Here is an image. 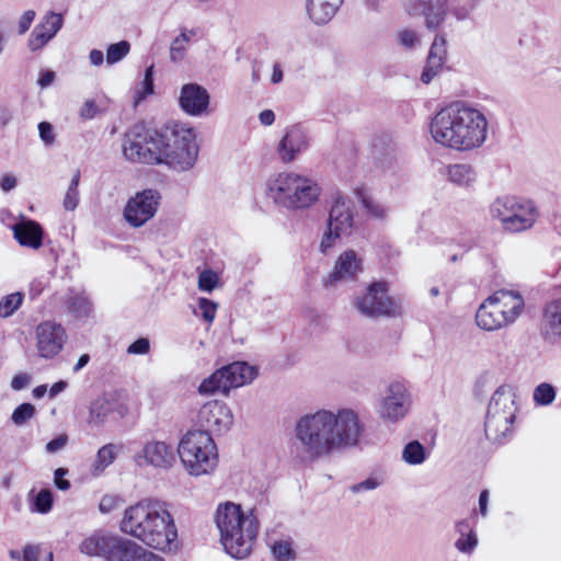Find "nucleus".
Wrapping results in <instances>:
<instances>
[{
  "instance_id": "obj_1",
  "label": "nucleus",
  "mask_w": 561,
  "mask_h": 561,
  "mask_svg": "<svg viewBox=\"0 0 561 561\" xmlns=\"http://www.w3.org/2000/svg\"><path fill=\"white\" fill-rule=\"evenodd\" d=\"M363 434L364 424L353 409H319L297 420L291 448L300 461L312 462L357 447Z\"/></svg>"
},
{
  "instance_id": "obj_2",
  "label": "nucleus",
  "mask_w": 561,
  "mask_h": 561,
  "mask_svg": "<svg viewBox=\"0 0 561 561\" xmlns=\"http://www.w3.org/2000/svg\"><path fill=\"white\" fill-rule=\"evenodd\" d=\"M119 527L124 534L161 551L171 550L178 538L167 504L158 500L147 499L128 506Z\"/></svg>"
},
{
  "instance_id": "obj_3",
  "label": "nucleus",
  "mask_w": 561,
  "mask_h": 561,
  "mask_svg": "<svg viewBox=\"0 0 561 561\" xmlns=\"http://www.w3.org/2000/svg\"><path fill=\"white\" fill-rule=\"evenodd\" d=\"M215 523L228 556L245 560L252 554L260 531V520L253 510L244 512L240 504L221 503L216 510Z\"/></svg>"
},
{
  "instance_id": "obj_4",
  "label": "nucleus",
  "mask_w": 561,
  "mask_h": 561,
  "mask_svg": "<svg viewBox=\"0 0 561 561\" xmlns=\"http://www.w3.org/2000/svg\"><path fill=\"white\" fill-rule=\"evenodd\" d=\"M320 192L314 180L296 172H280L265 182L266 197L286 209L310 207L318 201Z\"/></svg>"
},
{
  "instance_id": "obj_5",
  "label": "nucleus",
  "mask_w": 561,
  "mask_h": 561,
  "mask_svg": "<svg viewBox=\"0 0 561 561\" xmlns=\"http://www.w3.org/2000/svg\"><path fill=\"white\" fill-rule=\"evenodd\" d=\"M161 164L175 172L191 170L198 158L199 147L194 128L183 123L163 126Z\"/></svg>"
},
{
  "instance_id": "obj_6",
  "label": "nucleus",
  "mask_w": 561,
  "mask_h": 561,
  "mask_svg": "<svg viewBox=\"0 0 561 561\" xmlns=\"http://www.w3.org/2000/svg\"><path fill=\"white\" fill-rule=\"evenodd\" d=\"M178 453L188 473L196 477L210 473L218 462L216 444L206 431H188L181 438Z\"/></svg>"
},
{
  "instance_id": "obj_7",
  "label": "nucleus",
  "mask_w": 561,
  "mask_h": 561,
  "mask_svg": "<svg viewBox=\"0 0 561 561\" xmlns=\"http://www.w3.org/2000/svg\"><path fill=\"white\" fill-rule=\"evenodd\" d=\"M163 144V127L134 125L124 135L123 156L133 163L158 165L161 164Z\"/></svg>"
},
{
  "instance_id": "obj_8",
  "label": "nucleus",
  "mask_w": 561,
  "mask_h": 561,
  "mask_svg": "<svg viewBox=\"0 0 561 561\" xmlns=\"http://www.w3.org/2000/svg\"><path fill=\"white\" fill-rule=\"evenodd\" d=\"M515 398L510 386H501L492 394L484 422L485 436L490 442L501 443L512 432L517 411Z\"/></svg>"
},
{
  "instance_id": "obj_9",
  "label": "nucleus",
  "mask_w": 561,
  "mask_h": 561,
  "mask_svg": "<svg viewBox=\"0 0 561 561\" xmlns=\"http://www.w3.org/2000/svg\"><path fill=\"white\" fill-rule=\"evenodd\" d=\"M388 291V282L373 280L353 298L352 307L360 316L369 319L399 317L403 312L401 302L389 296Z\"/></svg>"
},
{
  "instance_id": "obj_10",
  "label": "nucleus",
  "mask_w": 561,
  "mask_h": 561,
  "mask_svg": "<svg viewBox=\"0 0 561 561\" xmlns=\"http://www.w3.org/2000/svg\"><path fill=\"white\" fill-rule=\"evenodd\" d=\"M257 375L255 367L245 362L228 364L205 378L198 386L202 396L221 393L227 396L232 388H239L252 382Z\"/></svg>"
},
{
  "instance_id": "obj_11",
  "label": "nucleus",
  "mask_w": 561,
  "mask_h": 561,
  "mask_svg": "<svg viewBox=\"0 0 561 561\" xmlns=\"http://www.w3.org/2000/svg\"><path fill=\"white\" fill-rule=\"evenodd\" d=\"M491 213L501 221L503 229L510 232H520L531 228L538 217L533 202L515 197L497 198L491 206Z\"/></svg>"
},
{
  "instance_id": "obj_12",
  "label": "nucleus",
  "mask_w": 561,
  "mask_h": 561,
  "mask_svg": "<svg viewBox=\"0 0 561 561\" xmlns=\"http://www.w3.org/2000/svg\"><path fill=\"white\" fill-rule=\"evenodd\" d=\"M459 151H470L483 146L488 139L489 122L485 114L466 101L458 108Z\"/></svg>"
},
{
  "instance_id": "obj_13",
  "label": "nucleus",
  "mask_w": 561,
  "mask_h": 561,
  "mask_svg": "<svg viewBox=\"0 0 561 561\" xmlns=\"http://www.w3.org/2000/svg\"><path fill=\"white\" fill-rule=\"evenodd\" d=\"M412 403L408 386L402 381H392L380 393L376 411L383 424L394 425L409 415Z\"/></svg>"
},
{
  "instance_id": "obj_14",
  "label": "nucleus",
  "mask_w": 561,
  "mask_h": 561,
  "mask_svg": "<svg viewBox=\"0 0 561 561\" xmlns=\"http://www.w3.org/2000/svg\"><path fill=\"white\" fill-rule=\"evenodd\" d=\"M459 101L442 107L430 123V133L434 141L443 147L459 151Z\"/></svg>"
},
{
  "instance_id": "obj_15",
  "label": "nucleus",
  "mask_w": 561,
  "mask_h": 561,
  "mask_svg": "<svg viewBox=\"0 0 561 561\" xmlns=\"http://www.w3.org/2000/svg\"><path fill=\"white\" fill-rule=\"evenodd\" d=\"M160 198V193L152 188L136 193L124 208V219L134 228L144 226L156 215Z\"/></svg>"
},
{
  "instance_id": "obj_16",
  "label": "nucleus",
  "mask_w": 561,
  "mask_h": 561,
  "mask_svg": "<svg viewBox=\"0 0 561 561\" xmlns=\"http://www.w3.org/2000/svg\"><path fill=\"white\" fill-rule=\"evenodd\" d=\"M196 422L201 427L198 431H206L210 436L219 435L230 430L233 414L225 402L211 400L201 407Z\"/></svg>"
},
{
  "instance_id": "obj_17",
  "label": "nucleus",
  "mask_w": 561,
  "mask_h": 561,
  "mask_svg": "<svg viewBox=\"0 0 561 561\" xmlns=\"http://www.w3.org/2000/svg\"><path fill=\"white\" fill-rule=\"evenodd\" d=\"M363 257L352 249L342 252L335 260L331 272L323 278L325 287L354 282L363 272Z\"/></svg>"
},
{
  "instance_id": "obj_18",
  "label": "nucleus",
  "mask_w": 561,
  "mask_h": 561,
  "mask_svg": "<svg viewBox=\"0 0 561 561\" xmlns=\"http://www.w3.org/2000/svg\"><path fill=\"white\" fill-rule=\"evenodd\" d=\"M67 333L65 328L55 321H44L36 328V348L38 355L49 359L57 356L66 341Z\"/></svg>"
},
{
  "instance_id": "obj_19",
  "label": "nucleus",
  "mask_w": 561,
  "mask_h": 561,
  "mask_svg": "<svg viewBox=\"0 0 561 561\" xmlns=\"http://www.w3.org/2000/svg\"><path fill=\"white\" fill-rule=\"evenodd\" d=\"M309 146L308 134L300 125H293L285 129L283 137L276 146V154L283 163H290L307 150Z\"/></svg>"
},
{
  "instance_id": "obj_20",
  "label": "nucleus",
  "mask_w": 561,
  "mask_h": 561,
  "mask_svg": "<svg viewBox=\"0 0 561 561\" xmlns=\"http://www.w3.org/2000/svg\"><path fill=\"white\" fill-rule=\"evenodd\" d=\"M174 459L171 446L161 440L147 442L142 448L134 455V461L139 467L151 466L168 469L173 465Z\"/></svg>"
},
{
  "instance_id": "obj_21",
  "label": "nucleus",
  "mask_w": 561,
  "mask_h": 561,
  "mask_svg": "<svg viewBox=\"0 0 561 561\" xmlns=\"http://www.w3.org/2000/svg\"><path fill=\"white\" fill-rule=\"evenodd\" d=\"M355 205L354 202L344 195H337L329 211L327 226L337 233L350 236L355 228Z\"/></svg>"
},
{
  "instance_id": "obj_22",
  "label": "nucleus",
  "mask_w": 561,
  "mask_h": 561,
  "mask_svg": "<svg viewBox=\"0 0 561 561\" xmlns=\"http://www.w3.org/2000/svg\"><path fill=\"white\" fill-rule=\"evenodd\" d=\"M210 95L201 84L191 82L181 88L179 104L181 110L194 117L202 116L208 110Z\"/></svg>"
},
{
  "instance_id": "obj_23",
  "label": "nucleus",
  "mask_w": 561,
  "mask_h": 561,
  "mask_svg": "<svg viewBox=\"0 0 561 561\" xmlns=\"http://www.w3.org/2000/svg\"><path fill=\"white\" fill-rule=\"evenodd\" d=\"M62 25L64 19L60 13L53 11L46 13L41 22L34 27L27 39L28 49L31 51L42 49L56 36Z\"/></svg>"
},
{
  "instance_id": "obj_24",
  "label": "nucleus",
  "mask_w": 561,
  "mask_h": 561,
  "mask_svg": "<svg viewBox=\"0 0 561 561\" xmlns=\"http://www.w3.org/2000/svg\"><path fill=\"white\" fill-rule=\"evenodd\" d=\"M496 309L501 312L502 318H506L507 325L515 322L524 310V299L515 291L499 290L488 297Z\"/></svg>"
},
{
  "instance_id": "obj_25",
  "label": "nucleus",
  "mask_w": 561,
  "mask_h": 561,
  "mask_svg": "<svg viewBox=\"0 0 561 561\" xmlns=\"http://www.w3.org/2000/svg\"><path fill=\"white\" fill-rule=\"evenodd\" d=\"M541 334L548 342L561 337V296L546 302L542 309Z\"/></svg>"
},
{
  "instance_id": "obj_26",
  "label": "nucleus",
  "mask_w": 561,
  "mask_h": 561,
  "mask_svg": "<svg viewBox=\"0 0 561 561\" xmlns=\"http://www.w3.org/2000/svg\"><path fill=\"white\" fill-rule=\"evenodd\" d=\"M13 234L16 241L32 249H38L43 244V229L41 225L31 219H22L13 226Z\"/></svg>"
},
{
  "instance_id": "obj_27",
  "label": "nucleus",
  "mask_w": 561,
  "mask_h": 561,
  "mask_svg": "<svg viewBox=\"0 0 561 561\" xmlns=\"http://www.w3.org/2000/svg\"><path fill=\"white\" fill-rule=\"evenodd\" d=\"M500 313L493 302L486 298L477 310V325L484 331H495L506 327V318H502Z\"/></svg>"
},
{
  "instance_id": "obj_28",
  "label": "nucleus",
  "mask_w": 561,
  "mask_h": 561,
  "mask_svg": "<svg viewBox=\"0 0 561 561\" xmlns=\"http://www.w3.org/2000/svg\"><path fill=\"white\" fill-rule=\"evenodd\" d=\"M344 0H309L307 12L310 20L318 24H327L333 19Z\"/></svg>"
},
{
  "instance_id": "obj_29",
  "label": "nucleus",
  "mask_w": 561,
  "mask_h": 561,
  "mask_svg": "<svg viewBox=\"0 0 561 561\" xmlns=\"http://www.w3.org/2000/svg\"><path fill=\"white\" fill-rule=\"evenodd\" d=\"M136 542L118 536H112L104 561H134Z\"/></svg>"
},
{
  "instance_id": "obj_30",
  "label": "nucleus",
  "mask_w": 561,
  "mask_h": 561,
  "mask_svg": "<svg viewBox=\"0 0 561 561\" xmlns=\"http://www.w3.org/2000/svg\"><path fill=\"white\" fill-rule=\"evenodd\" d=\"M111 538L112 535L108 534L101 531L93 533L91 536L81 541L79 545V550L81 553L88 557L104 558L107 543H110Z\"/></svg>"
},
{
  "instance_id": "obj_31",
  "label": "nucleus",
  "mask_w": 561,
  "mask_h": 561,
  "mask_svg": "<svg viewBox=\"0 0 561 561\" xmlns=\"http://www.w3.org/2000/svg\"><path fill=\"white\" fill-rule=\"evenodd\" d=\"M123 446L121 444H105L102 446L95 456V459L92 463V473L93 476H100L108 466H111L119 453L122 451Z\"/></svg>"
},
{
  "instance_id": "obj_32",
  "label": "nucleus",
  "mask_w": 561,
  "mask_h": 561,
  "mask_svg": "<svg viewBox=\"0 0 561 561\" xmlns=\"http://www.w3.org/2000/svg\"><path fill=\"white\" fill-rule=\"evenodd\" d=\"M447 176L451 183L468 187L476 182L477 172L471 164L456 163L448 167Z\"/></svg>"
},
{
  "instance_id": "obj_33",
  "label": "nucleus",
  "mask_w": 561,
  "mask_h": 561,
  "mask_svg": "<svg viewBox=\"0 0 561 561\" xmlns=\"http://www.w3.org/2000/svg\"><path fill=\"white\" fill-rule=\"evenodd\" d=\"M113 411L114 402L112 400L105 396L98 398L90 405L88 423L93 426H100L105 423Z\"/></svg>"
},
{
  "instance_id": "obj_34",
  "label": "nucleus",
  "mask_w": 561,
  "mask_h": 561,
  "mask_svg": "<svg viewBox=\"0 0 561 561\" xmlns=\"http://www.w3.org/2000/svg\"><path fill=\"white\" fill-rule=\"evenodd\" d=\"M428 450L419 440H411L404 445L401 453V459L409 466H419L428 458Z\"/></svg>"
},
{
  "instance_id": "obj_35",
  "label": "nucleus",
  "mask_w": 561,
  "mask_h": 561,
  "mask_svg": "<svg viewBox=\"0 0 561 561\" xmlns=\"http://www.w3.org/2000/svg\"><path fill=\"white\" fill-rule=\"evenodd\" d=\"M194 35V30L183 28L180 35L172 41L170 46V60L172 62L179 64L184 60L187 45Z\"/></svg>"
},
{
  "instance_id": "obj_36",
  "label": "nucleus",
  "mask_w": 561,
  "mask_h": 561,
  "mask_svg": "<svg viewBox=\"0 0 561 561\" xmlns=\"http://www.w3.org/2000/svg\"><path fill=\"white\" fill-rule=\"evenodd\" d=\"M446 3L447 0H430L428 5L424 12L427 28H436L444 21L446 14Z\"/></svg>"
},
{
  "instance_id": "obj_37",
  "label": "nucleus",
  "mask_w": 561,
  "mask_h": 561,
  "mask_svg": "<svg viewBox=\"0 0 561 561\" xmlns=\"http://www.w3.org/2000/svg\"><path fill=\"white\" fill-rule=\"evenodd\" d=\"M357 198L366 211L376 219H385L388 216V208L379 201L367 195L363 190L355 191Z\"/></svg>"
},
{
  "instance_id": "obj_38",
  "label": "nucleus",
  "mask_w": 561,
  "mask_h": 561,
  "mask_svg": "<svg viewBox=\"0 0 561 561\" xmlns=\"http://www.w3.org/2000/svg\"><path fill=\"white\" fill-rule=\"evenodd\" d=\"M22 291L11 293L0 299V318L7 319L12 317L22 306L24 301Z\"/></svg>"
},
{
  "instance_id": "obj_39",
  "label": "nucleus",
  "mask_w": 561,
  "mask_h": 561,
  "mask_svg": "<svg viewBox=\"0 0 561 561\" xmlns=\"http://www.w3.org/2000/svg\"><path fill=\"white\" fill-rule=\"evenodd\" d=\"M69 312L76 319H85L92 312L91 302L83 296H73L67 301Z\"/></svg>"
},
{
  "instance_id": "obj_40",
  "label": "nucleus",
  "mask_w": 561,
  "mask_h": 561,
  "mask_svg": "<svg viewBox=\"0 0 561 561\" xmlns=\"http://www.w3.org/2000/svg\"><path fill=\"white\" fill-rule=\"evenodd\" d=\"M556 396V388L551 383L541 382L534 389L533 400L536 405L547 407L554 401Z\"/></svg>"
},
{
  "instance_id": "obj_41",
  "label": "nucleus",
  "mask_w": 561,
  "mask_h": 561,
  "mask_svg": "<svg viewBox=\"0 0 561 561\" xmlns=\"http://www.w3.org/2000/svg\"><path fill=\"white\" fill-rule=\"evenodd\" d=\"M153 73L154 66L150 65L146 68L144 80L139 83L135 91V103L142 102L148 95L153 93Z\"/></svg>"
},
{
  "instance_id": "obj_42",
  "label": "nucleus",
  "mask_w": 561,
  "mask_h": 561,
  "mask_svg": "<svg viewBox=\"0 0 561 561\" xmlns=\"http://www.w3.org/2000/svg\"><path fill=\"white\" fill-rule=\"evenodd\" d=\"M271 551L277 561H291L295 559L293 541L290 539L275 540L271 545Z\"/></svg>"
},
{
  "instance_id": "obj_43",
  "label": "nucleus",
  "mask_w": 561,
  "mask_h": 561,
  "mask_svg": "<svg viewBox=\"0 0 561 561\" xmlns=\"http://www.w3.org/2000/svg\"><path fill=\"white\" fill-rule=\"evenodd\" d=\"M130 50V44L127 41H121L115 44H111L106 49V62L114 65L123 60Z\"/></svg>"
},
{
  "instance_id": "obj_44",
  "label": "nucleus",
  "mask_w": 561,
  "mask_h": 561,
  "mask_svg": "<svg viewBox=\"0 0 561 561\" xmlns=\"http://www.w3.org/2000/svg\"><path fill=\"white\" fill-rule=\"evenodd\" d=\"M53 492L48 489L41 490L34 497L32 511L39 514H47L53 507Z\"/></svg>"
},
{
  "instance_id": "obj_45",
  "label": "nucleus",
  "mask_w": 561,
  "mask_h": 561,
  "mask_svg": "<svg viewBox=\"0 0 561 561\" xmlns=\"http://www.w3.org/2000/svg\"><path fill=\"white\" fill-rule=\"evenodd\" d=\"M445 56H446V41L443 36L436 35V37L431 46L427 60H430L432 64L434 62L436 65L443 66L444 61H445Z\"/></svg>"
},
{
  "instance_id": "obj_46",
  "label": "nucleus",
  "mask_w": 561,
  "mask_h": 561,
  "mask_svg": "<svg viewBox=\"0 0 561 561\" xmlns=\"http://www.w3.org/2000/svg\"><path fill=\"white\" fill-rule=\"evenodd\" d=\"M35 407L31 403H22L13 411L11 421L18 425H23L26 421L31 420L35 415Z\"/></svg>"
},
{
  "instance_id": "obj_47",
  "label": "nucleus",
  "mask_w": 561,
  "mask_h": 561,
  "mask_svg": "<svg viewBox=\"0 0 561 561\" xmlns=\"http://www.w3.org/2000/svg\"><path fill=\"white\" fill-rule=\"evenodd\" d=\"M477 546L478 537L473 529H470V531L467 533V535L460 536L455 542L456 549L467 554H471Z\"/></svg>"
},
{
  "instance_id": "obj_48",
  "label": "nucleus",
  "mask_w": 561,
  "mask_h": 561,
  "mask_svg": "<svg viewBox=\"0 0 561 561\" xmlns=\"http://www.w3.org/2000/svg\"><path fill=\"white\" fill-rule=\"evenodd\" d=\"M219 282L218 275L211 270L203 271L198 276V289L202 291H213Z\"/></svg>"
},
{
  "instance_id": "obj_49",
  "label": "nucleus",
  "mask_w": 561,
  "mask_h": 561,
  "mask_svg": "<svg viewBox=\"0 0 561 561\" xmlns=\"http://www.w3.org/2000/svg\"><path fill=\"white\" fill-rule=\"evenodd\" d=\"M382 484V479L376 476H370L362 482L352 484L350 491L354 494L369 492L378 489Z\"/></svg>"
},
{
  "instance_id": "obj_50",
  "label": "nucleus",
  "mask_w": 561,
  "mask_h": 561,
  "mask_svg": "<svg viewBox=\"0 0 561 561\" xmlns=\"http://www.w3.org/2000/svg\"><path fill=\"white\" fill-rule=\"evenodd\" d=\"M341 237L345 236L343 233H337L331 227L327 226V230L324 231L319 244L320 252L323 254H328L334 247L336 240L340 239Z\"/></svg>"
},
{
  "instance_id": "obj_51",
  "label": "nucleus",
  "mask_w": 561,
  "mask_h": 561,
  "mask_svg": "<svg viewBox=\"0 0 561 561\" xmlns=\"http://www.w3.org/2000/svg\"><path fill=\"white\" fill-rule=\"evenodd\" d=\"M197 304L202 318L206 322L211 323L216 317L218 305L213 300L204 297L199 298Z\"/></svg>"
},
{
  "instance_id": "obj_52",
  "label": "nucleus",
  "mask_w": 561,
  "mask_h": 561,
  "mask_svg": "<svg viewBox=\"0 0 561 561\" xmlns=\"http://www.w3.org/2000/svg\"><path fill=\"white\" fill-rule=\"evenodd\" d=\"M134 561H165L163 557L157 554L150 550H147L142 546L136 542L134 552Z\"/></svg>"
},
{
  "instance_id": "obj_53",
  "label": "nucleus",
  "mask_w": 561,
  "mask_h": 561,
  "mask_svg": "<svg viewBox=\"0 0 561 561\" xmlns=\"http://www.w3.org/2000/svg\"><path fill=\"white\" fill-rule=\"evenodd\" d=\"M130 355H146L150 352V341L148 337H139L133 342L126 351Z\"/></svg>"
},
{
  "instance_id": "obj_54",
  "label": "nucleus",
  "mask_w": 561,
  "mask_h": 561,
  "mask_svg": "<svg viewBox=\"0 0 561 561\" xmlns=\"http://www.w3.org/2000/svg\"><path fill=\"white\" fill-rule=\"evenodd\" d=\"M38 133L42 141L46 145H53L55 141L54 128L48 122H41L38 124Z\"/></svg>"
},
{
  "instance_id": "obj_55",
  "label": "nucleus",
  "mask_w": 561,
  "mask_h": 561,
  "mask_svg": "<svg viewBox=\"0 0 561 561\" xmlns=\"http://www.w3.org/2000/svg\"><path fill=\"white\" fill-rule=\"evenodd\" d=\"M35 16L34 10H27L20 16L18 22V33L20 35L25 34L30 30Z\"/></svg>"
},
{
  "instance_id": "obj_56",
  "label": "nucleus",
  "mask_w": 561,
  "mask_h": 561,
  "mask_svg": "<svg viewBox=\"0 0 561 561\" xmlns=\"http://www.w3.org/2000/svg\"><path fill=\"white\" fill-rule=\"evenodd\" d=\"M119 503V499L116 495H104L99 504V510L104 513H111L113 510L117 507Z\"/></svg>"
},
{
  "instance_id": "obj_57",
  "label": "nucleus",
  "mask_w": 561,
  "mask_h": 561,
  "mask_svg": "<svg viewBox=\"0 0 561 561\" xmlns=\"http://www.w3.org/2000/svg\"><path fill=\"white\" fill-rule=\"evenodd\" d=\"M68 474V469L66 468H58L54 472V482L57 489L61 491H67L70 488V482L65 479V477Z\"/></svg>"
},
{
  "instance_id": "obj_58",
  "label": "nucleus",
  "mask_w": 561,
  "mask_h": 561,
  "mask_svg": "<svg viewBox=\"0 0 561 561\" xmlns=\"http://www.w3.org/2000/svg\"><path fill=\"white\" fill-rule=\"evenodd\" d=\"M68 442V436L66 434H60L50 442L46 444V451L48 454H55L61 450Z\"/></svg>"
},
{
  "instance_id": "obj_59",
  "label": "nucleus",
  "mask_w": 561,
  "mask_h": 561,
  "mask_svg": "<svg viewBox=\"0 0 561 561\" xmlns=\"http://www.w3.org/2000/svg\"><path fill=\"white\" fill-rule=\"evenodd\" d=\"M443 66L442 65H436V64H432L430 60L426 61V66L421 75V80L423 83H430L433 78L438 73V71L440 70Z\"/></svg>"
},
{
  "instance_id": "obj_60",
  "label": "nucleus",
  "mask_w": 561,
  "mask_h": 561,
  "mask_svg": "<svg viewBox=\"0 0 561 561\" xmlns=\"http://www.w3.org/2000/svg\"><path fill=\"white\" fill-rule=\"evenodd\" d=\"M401 45L412 48L419 43V37L415 32L411 30H403L399 34Z\"/></svg>"
},
{
  "instance_id": "obj_61",
  "label": "nucleus",
  "mask_w": 561,
  "mask_h": 561,
  "mask_svg": "<svg viewBox=\"0 0 561 561\" xmlns=\"http://www.w3.org/2000/svg\"><path fill=\"white\" fill-rule=\"evenodd\" d=\"M79 204V192L68 191L64 197V208L68 211H72L77 208Z\"/></svg>"
},
{
  "instance_id": "obj_62",
  "label": "nucleus",
  "mask_w": 561,
  "mask_h": 561,
  "mask_svg": "<svg viewBox=\"0 0 561 561\" xmlns=\"http://www.w3.org/2000/svg\"><path fill=\"white\" fill-rule=\"evenodd\" d=\"M98 112L96 104L93 100H87L80 108V116L85 119H91Z\"/></svg>"
},
{
  "instance_id": "obj_63",
  "label": "nucleus",
  "mask_w": 561,
  "mask_h": 561,
  "mask_svg": "<svg viewBox=\"0 0 561 561\" xmlns=\"http://www.w3.org/2000/svg\"><path fill=\"white\" fill-rule=\"evenodd\" d=\"M16 185H18V180L11 173H7V174L2 175L0 179V188L5 193L14 190L16 187Z\"/></svg>"
},
{
  "instance_id": "obj_64",
  "label": "nucleus",
  "mask_w": 561,
  "mask_h": 561,
  "mask_svg": "<svg viewBox=\"0 0 561 561\" xmlns=\"http://www.w3.org/2000/svg\"><path fill=\"white\" fill-rule=\"evenodd\" d=\"M39 548L37 546L27 545L22 551V561H38Z\"/></svg>"
}]
</instances>
